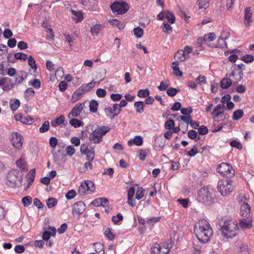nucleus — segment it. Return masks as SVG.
Wrapping results in <instances>:
<instances>
[{
  "instance_id": "obj_48",
  "label": "nucleus",
  "mask_w": 254,
  "mask_h": 254,
  "mask_svg": "<svg viewBox=\"0 0 254 254\" xmlns=\"http://www.w3.org/2000/svg\"><path fill=\"white\" fill-rule=\"evenodd\" d=\"M50 123L47 121L44 122L42 126L39 128V131L41 133H44L47 131L49 129Z\"/></svg>"
},
{
  "instance_id": "obj_54",
  "label": "nucleus",
  "mask_w": 254,
  "mask_h": 254,
  "mask_svg": "<svg viewBox=\"0 0 254 254\" xmlns=\"http://www.w3.org/2000/svg\"><path fill=\"white\" fill-rule=\"evenodd\" d=\"M64 37L66 41L69 43V45L71 46L73 45L74 38L73 36L69 35L68 33H65L64 34Z\"/></svg>"
},
{
  "instance_id": "obj_15",
  "label": "nucleus",
  "mask_w": 254,
  "mask_h": 254,
  "mask_svg": "<svg viewBox=\"0 0 254 254\" xmlns=\"http://www.w3.org/2000/svg\"><path fill=\"white\" fill-rule=\"evenodd\" d=\"M253 11L250 7H247L245 9L244 23L247 27H250L252 22V15Z\"/></svg>"
},
{
  "instance_id": "obj_45",
  "label": "nucleus",
  "mask_w": 254,
  "mask_h": 254,
  "mask_svg": "<svg viewBox=\"0 0 254 254\" xmlns=\"http://www.w3.org/2000/svg\"><path fill=\"white\" fill-rule=\"evenodd\" d=\"M197 44L198 45V46L200 47V50L204 49L203 47V45H207L208 46L211 47V45L208 44V43H206L203 37H199L197 39Z\"/></svg>"
},
{
  "instance_id": "obj_24",
  "label": "nucleus",
  "mask_w": 254,
  "mask_h": 254,
  "mask_svg": "<svg viewBox=\"0 0 254 254\" xmlns=\"http://www.w3.org/2000/svg\"><path fill=\"white\" fill-rule=\"evenodd\" d=\"M240 211L243 216L248 217L251 211L250 205L247 203H243L241 205Z\"/></svg>"
},
{
  "instance_id": "obj_5",
  "label": "nucleus",
  "mask_w": 254,
  "mask_h": 254,
  "mask_svg": "<svg viewBox=\"0 0 254 254\" xmlns=\"http://www.w3.org/2000/svg\"><path fill=\"white\" fill-rule=\"evenodd\" d=\"M6 184L11 187L21 186L22 182V175L18 170H12L7 175Z\"/></svg>"
},
{
  "instance_id": "obj_18",
  "label": "nucleus",
  "mask_w": 254,
  "mask_h": 254,
  "mask_svg": "<svg viewBox=\"0 0 254 254\" xmlns=\"http://www.w3.org/2000/svg\"><path fill=\"white\" fill-rule=\"evenodd\" d=\"M229 38L227 35L224 37L222 34L218 39L217 44L215 45H211V48L224 49L227 47L226 40Z\"/></svg>"
},
{
  "instance_id": "obj_52",
  "label": "nucleus",
  "mask_w": 254,
  "mask_h": 254,
  "mask_svg": "<svg viewBox=\"0 0 254 254\" xmlns=\"http://www.w3.org/2000/svg\"><path fill=\"white\" fill-rule=\"evenodd\" d=\"M28 65L32 69L36 70L37 69V65L36 64V62L34 58L32 56H29L27 58Z\"/></svg>"
},
{
  "instance_id": "obj_7",
  "label": "nucleus",
  "mask_w": 254,
  "mask_h": 254,
  "mask_svg": "<svg viewBox=\"0 0 254 254\" xmlns=\"http://www.w3.org/2000/svg\"><path fill=\"white\" fill-rule=\"evenodd\" d=\"M111 8L113 13L123 14L127 12L129 9V6L126 2L118 0L114 2L111 5Z\"/></svg>"
},
{
  "instance_id": "obj_14",
  "label": "nucleus",
  "mask_w": 254,
  "mask_h": 254,
  "mask_svg": "<svg viewBox=\"0 0 254 254\" xmlns=\"http://www.w3.org/2000/svg\"><path fill=\"white\" fill-rule=\"evenodd\" d=\"M56 229L53 227H49L48 229L44 228V231L42 235L43 239L47 241L51 236H55L56 234Z\"/></svg>"
},
{
  "instance_id": "obj_42",
  "label": "nucleus",
  "mask_w": 254,
  "mask_h": 254,
  "mask_svg": "<svg viewBox=\"0 0 254 254\" xmlns=\"http://www.w3.org/2000/svg\"><path fill=\"white\" fill-rule=\"evenodd\" d=\"M203 38L206 43H208V42H211L215 40L216 38V36L214 33H208L205 34L203 36Z\"/></svg>"
},
{
  "instance_id": "obj_37",
  "label": "nucleus",
  "mask_w": 254,
  "mask_h": 254,
  "mask_svg": "<svg viewBox=\"0 0 254 254\" xmlns=\"http://www.w3.org/2000/svg\"><path fill=\"white\" fill-rule=\"evenodd\" d=\"M7 81H10L11 79L8 77H3L0 79V86H2V89L4 91H7L9 89L8 85H4Z\"/></svg>"
},
{
  "instance_id": "obj_31",
  "label": "nucleus",
  "mask_w": 254,
  "mask_h": 254,
  "mask_svg": "<svg viewBox=\"0 0 254 254\" xmlns=\"http://www.w3.org/2000/svg\"><path fill=\"white\" fill-rule=\"evenodd\" d=\"M232 85V80L229 78H224L220 81V86L222 89H227Z\"/></svg>"
},
{
  "instance_id": "obj_13",
  "label": "nucleus",
  "mask_w": 254,
  "mask_h": 254,
  "mask_svg": "<svg viewBox=\"0 0 254 254\" xmlns=\"http://www.w3.org/2000/svg\"><path fill=\"white\" fill-rule=\"evenodd\" d=\"M239 226L243 230L251 229L253 226V220L252 218L247 217L239 220Z\"/></svg>"
},
{
  "instance_id": "obj_50",
  "label": "nucleus",
  "mask_w": 254,
  "mask_h": 254,
  "mask_svg": "<svg viewBox=\"0 0 254 254\" xmlns=\"http://www.w3.org/2000/svg\"><path fill=\"white\" fill-rule=\"evenodd\" d=\"M144 190L142 188H137L135 194V198L137 200L141 199L144 196Z\"/></svg>"
},
{
  "instance_id": "obj_29",
  "label": "nucleus",
  "mask_w": 254,
  "mask_h": 254,
  "mask_svg": "<svg viewBox=\"0 0 254 254\" xmlns=\"http://www.w3.org/2000/svg\"><path fill=\"white\" fill-rule=\"evenodd\" d=\"M172 64V68L174 74L177 76H181L183 75V72L180 69L178 62L177 61L173 62Z\"/></svg>"
},
{
  "instance_id": "obj_17",
  "label": "nucleus",
  "mask_w": 254,
  "mask_h": 254,
  "mask_svg": "<svg viewBox=\"0 0 254 254\" xmlns=\"http://www.w3.org/2000/svg\"><path fill=\"white\" fill-rule=\"evenodd\" d=\"M16 121H20L23 124L26 125H31L34 122L33 118L29 116H24L21 114H19L15 116Z\"/></svg>"
},
{
  "instance_id": "obj_58",
  "label": "nucleus",
  "mask_w": 254,
  "mask_h": 254,
  "mask_svg": "<svg viewBox=\"0 0 254 254\" xmlns=\"http://www.w3.org/2000/svg\"><path fill=\"white\" fill-rule=\"evenodd\" d=\"M181 112L183 115L190 116V115L192 112V109L191 107L183 108L181 109Z\"/></svg>"
},
{
  "instance_id": "obj_46",
  "label": "nucleus",
  "mask_w": 254,
  "mask_h": 254,
  "mask_svg": "<svg viewBox=\"0 0 254 254\" xmlns=\"http://www.w3.org/2000/svg\"><path fill=\"white\" fill-rule=\"evenodd\" d=\"M28 85L29 86H32L37 89L40 88L41 87V82L38 79H35L34 80H31L28 82Z\"/></svg>"
},
{
  "instance_id": "obj_28",
  "label": "nucleus",
  "mask_w": 254,
  "mask_h": 254,
  "mask_svg": "<svg viewBox=\"0 0 254 254\" xmlns=\"http://www.w3.org/2000/svg\"><path fill=\"white\" fill-rule=\"evenodd\" d=\"M16 165L18 168L23 171H27L28 170L27 164L22 158H20L16 162Z\"/></svg>"
},
{
  "instance_id": "obj_41",
  "label": "nucleus",
  "mask_w": 254,
  "mask_h": 254,
  "mask_svg": "<svg viewBox=\"0 0 254 254\" xmlns=\"http://www.w3.org/2000/svg\"><path fill=\"white\" fill-rule=\"evenodd\" d=\"M165 18L171 24H173L175 22L176 18L174 14L169 11L165 12Z\"/></svg>"
},
{
  "instance_id": "obj_25",
  "label": "nucleus",
  "mask_w": 254,
  "mask_h": 254,
  "mask_svg": "<svg viewBox=\"0 0 254 254\" xmlns=\"http://www.w3.org/2000/svg\"><path fill=\"white\" fill-rule=\"evenodd\" d=\"M27 74L26 72L23 70H21L19 73L16 75L15 77V82L17 84L21 83L23 81L27 78Z\"/></svg>"
},
{
  "instance_id": "obj_21",
  "label": "nucleus",
  "mask_w": 254,
  "mask_h": 254,
  "mask_svg": "<svg viewBox=\"0 0 254 254\" xmlns=\"http://www.w3.org/2000/svg\"><path fill=\"white\" fill-rule=\"evenodd\" d=\"M143 143V139L141 136L136 135L133 139H131L128 141L127 144L129 146H131L133 144L137 146H141Z\"/></svg>"
},
{
  "instance_id": "obj_8",
  "label": "nucleus",
  "mask_w": 254,
  "mask_h": 254,
  "mask_svg": "<svg viewBox=\"0 0 254 254\" xmlns=\"http://www.w3.org/2000/svg\"><path fill=\"white\" fill-rule=\"evenodd\" d=\"M217 172L223 176L231 178L234 176L235 171L228 163H222L217 168Z\"/></svg>"
},
{
  "instance_id": "obj_30",
  "label": "nucleus",
  "mask_w": 254,
  "mask_h": 254,
  "mask_svg": "<svg viewBox=\"0 0 254 254\" xmlns=\"http://www.w3.org/2000/svg\"><path fill=\"white\" fill-rule=\"evenodd\" d=\"M144 103L142 101L135 102L134 107L137 113L141 114L144 112Z\"/></svg>"
},
{
  "instance_id": "obj_19",
  "label": "nucleus",
  "mask_w": 254,
  "mask_h": 254,
  "mask_svg": "<svg viewBox=\"0 0 254 254\" xmlns=\"http://www.w3.org/2000/svg\"><path fill=\"white\" fill-rule=\"evenodd\" d=\"M225 107L224 104H219L214 109L212 113V115L213 118H218L222 115L225 110Z\"/></svg>"
},
{
  "instance_id": "obj_34",
  "label": "nucleus",
  "mask_w": 254,
  "mask_h": 254,
  "mask_svg": "<svg viewBox=\"0 0 254 254\" xmlns=\"http://www.w3.org/2000/svg\"><path fill=\"white\" fill-rule=\"evenodd\" d=\"M244 115V111L242 109H239L235 111L232 116V119L234 121H238Z\"/></svg>"
},
{
  "instance_id": "obj_1",
  "label": "nucleus",
  "mask_w": 254,
  "mask_h": 254,
  "mask_svg": "<svg viewBox=\"0 0 254 254\" xmlns=\"http://www.w3.org/2000/svg\"><path fill=\"white\" fill-rule=\"evenodd\" d=\"M194 232L198 240L202 243L208 242L213 235L209 222L204 219L199 220L195 223Z\"/></svg>"
},
{
  "instance_id": "obj_32",
  "label": "nucleus",
  "mask_w": 254,
  "mask_h": 254,
  "mask_svg": "<svg viewBox=\"0 0 254 254\" xmlns=\"http://www.w3.org/2000/svg\"><path fill=\"white\" fill-rule=\"evenodd\" d=\"M35 176V169L31 170L27 174L26 178H27V181L28 182V184L27 185V188L29 187L34 180Z\"/></svg>"
},
{
  "instance_id": "obj_2",
  "label": "nucleus",
  "mask_w": 254,
  "mask_h": 254,
  "mask_svg": "<svg viewBox=\"0 0 254 254\" xmlns=\"http://www.w3.org/2000/svg\"><path fill=\"white\" fill-rule=\"evenodd\" d=\"M220 231L225 238L232 239L237 235L239 228L236 220L226 219L220 223Z\"/></svg>"
},
{
  "instance_id": "obj_35",
  "label": "nucleus",
  "mask_w": 254,
  "mask_h": 254,
  "mask_svg": "<svg viewBox=\"0 0 254 254\" xmlns=\"http://www.w3.org/2000/svg\"><path fill=\"white\" fill-rule=\"evenodd\" d=\"M95 85V82H91L86 84L82 85L80 88L82 91L86 92L89 91L92 88H93Z\"/></svg>"
},
{
  "instance_id": "obj_56",
  "label": "nucleus",
  "mask_w": 254,
  "mask_h": 254,
  "mask_svg": "<svg viewBox=\"0 0 254 254\" xmlns=\"http://www.w3.org/2000/svg\"><path fill=\"white\" fill-rule=\"evenodd\" d=\"M32 202V198L30 196H26L22 199V202L24 206H29Z\"/></svg>"
},
{
  "instance_id": "obj_57",
  "label": "nucleus",
  "mask_w": 254,
  "mask_h": 254,
  "mask_svg": "<svg viewBox=\"0 0 254 254\" xmlns=\"http://www.w3.org/2000/svg\"><path fill=\"white\" fill-rule=\"evenodd\" d=\"M123 97L122 94L117 93V94H111L110 95V98L111 100L114 102H118L120 101Z\"/></svg>"
},
{
  "instance_id": "obj_26",
  "label": "nucleus",
  "mask_w": 254,
  "mask_h": 254,
  "mask_svg": "<svg viewBox=\"0 0 254 254\" xmlns=\"http://www.w3.org/2000/svg\"><path fill=\"white\" fill-rule=\"evenodd\" d=\"M69 124L70 126L73 127L75 128L83 127L84 126V123L82 121L75 118L70 119L69 122Z\"/></svg>"
},
{
  "instance_id": "obj_20",
  "label": "nucleus",
  "mask_w": 254,
  "mask_h": 254,
  "mask_svg": "<svg viewBox=\"0 0 254 254\" xmlns=\"http://www.w3.org/2000/svg\"><path fill=\"white\" fill-rule=\"evenodd\" d=\"M135 192V189L133 187H131L127 191V203L131 206L134 207L136 205V202L133 199Z\"/></svg>"
},
{
  "instance_id": "obj_53",
  "label": "nucleus",
  "mask_w": 254,
  "mask_h": 254,
  "mask_svg": "<svg viewBox=\"0 0 254 254\" xmlns=\"http://www.w3.org/2000/svg\"><path fill=\"white\" fill-rule=\"evenodd\" d=\"M133 33L137 38H140L143 35V30L139 27H137L134 28Z\"/></svg>"
},
{
  "instance_id": "obj_40",
  "label": "nucleus",
  "mask_w": 254,
  "mask_h": 254,
  "mask_svg": "<svg viewBox=\"0 0 254 254\" xmlns=\"http://www.w3.org/2000/svg\"><path fill=\"white\" fill-rule=\"evenodd\" d=\"M150 94V91L148 89H140L138 91L137 95L140 98H146Z\"/></svg>"
},
{
  "instance_id": "obj_3",
  "label": "nucleus",
  "mask_w": 254,
  "mask_h": 254,
  "mask_svg": "<svg viewBox=\"0 0 254 254\" xmlns=\"http://www.w3.org/2000/svg\"><path fill=\"white\" fill-rule=\"evenodd\" d=\"M215 197V190L210 186H204L197 192V199L205 204H210Z\"/></svg>"
},
{
  "instance_id": "obj_27",
  "label": "nucleus",
  "mask_w": 254,
  "mask_h": 254,
  "mask_svg": "<svg viewBox=\"0 0 254 254\" xmlns=\"http://www.w3.org/2000/svg\"><path fill=\"white\" fill-rule=\"evenodd\" d=\"M65 118L64 115H61L59 117L57 118L54 121H52L51 123V126L53 127H57L64 123Z\"/></svg>"
},
{
  "instance_id": "obj_11",
  "label": "nucleus",
  "mask_w": 254,
  "mask_h": 254,
  "mask_svg": "<svg viewBox=\"0 0 254 254\" xmlns=\"http://www.w3.org/2000/svg\"><path fill=\"white\" fill-rule=\"evenodd\" d=\"M23 137L17 132H12L11 134V142L12 146L17 150H21L23 144Z\"/></svg>"
},
{
  "instance_id": "obj_64",
  "label": "nucleus",
  "mask_w": 254,
  "mask_h": 254,
  "mask_svg": "<svg viewBox=\"0 0 254 254\" xmlns=\"http://www.w3.org/2000/svg\"><path fill=\"white\" fill-rule=\"evenodd\" d=\"M104 234L106 236V237L109 240H113L115 238L114 235L112 233L111 230L109 228H107L104 232Z\"/></svg>"
},
{
  "instance_id": "obj_63",
  "label": "nucleus",
  "mask_w": 254,
  "mask_h": 254,
  "mask_svg": "<svg viewBox=\"0 0 254 254\" xmlns=\"http://www.w3.org/2000/svg\"><path fill=\"white\" fill-rule=\"evenodd\" d=\"M175 126V122L173 120H168L165 124V127L166 129L171 130Z\"/></svg>"
},
{
  "instance_id": "obj_59",
  "label": "nucleus",
  "mask_w": 254,
  "mask_h": 254,
  "mask_svg": "<svg viewBox=\"0 0 254 254\" xmlns=\"http://www.w3.org/2000/svg\"><path fill=\"white\" fill-rule=\"evenodd\" d=\"M123 220V215L120 213L118 214L116 216H113L112 218V221L115 224H117L119 221Z\"/></svg>"
},
{
  "instance_id": "obj_4",
  "label": "nucleus",
  "mask_w": 254,
  "mask_h": 254,
  "mask_svg": "<svg viewBox=\"0 0 254 254\" xmlns=\"http://www.w3.org/2000/svg\"><path fill=\"white\" fill-rule=\"evenodd\" d=\"M217 189L221 195L227 196L234 190L235 185L231 180L222 179L218 182Z\"/></svg>"
},
{
  "instance_id": "obj_47",
  "label": "nucleus",
  "mask_w": 254,
  "mask_h": 254,
  "mask_svg": "<svg viewBox=\"0 0 254 254\" xmlns=\"http://www.w3.org/2000/svg\"><path fill=\"white\" fill-rule=\"evenodd\" d=\"M197 4L200 9H206L208 6L209 0H197Z\"/></svg>"
},
{
  "instance_id": "obj_60",
  "label": "nucleus",
  "mask_w": 254,
  "mask_h": 254,
  "mask_svg": "<svg viewBox=\"0 0 254 254\" xmlns=\"http://www.w3.org/2000/svg\"><path fill=\"white\" fill-rule=\"evenodd\" d=\"M76 195L75 190H69L65 194V197L67 199H71L73 198Z\"/></svg>"
},
{
  "instance_id": "obj_23",
  "label": "nucleus",
  "mask_w": 254,
  "mask_h": 254,
  "mask_svg": "<svg viewBox=\"0 0 254 254\" xmlns=\"http://www.w3.org/2000/svg\"><path fill=\"white\" fill-rule=\"evenodd\" d=\"M103 28V26L101 24H96L92 25L90 28V32L92 36H98L100 32Z\"/></svg>"
},
{
  "instance_id": "obj_10",
  "label": "nucleus",
  "mask_w": 254,
  "mask_h": 254,
  "mask_svg": "<svg viewBox=\"0 0 254 254\" xmlns=\"http://www.w3.org/2000/svg\"><path fill=\"white\" fill-rule=\"evenodd\" d=\"M95 190L94 184L90 181H85L82 183L78 188V191L81 195L91 193Z\"/></svg>"
},
{
  "instance_id": "obj_38",
  "label": "nucleus",
  "mask_w": 254,
  "mask_h": 254,
  "mask_svg": "<svg viewBox=\"0 0 254 254\" xmlns=\"http://www.w3.org/2000/svg\"><path fill=\"white\" fill-rule=\"evenodd\" d=\"M98 103L95 100H92L89 104V109L91 112L96 113L98 107Z\"/></svg>"
},
{
  "instance_id": "obj_55",
  "label": "nucleus",
  "mask_w": 254,
  "mask_h": 254,
  "mask_svg": "<svg viewBox=\"0 0 254 254\" xmlns=\"http://www.w3.org/2000/svg\"><path fill=\"white\" fill-rule=\"evenodd\" d=\"M180 91V89H177L174 88H169L167 90V94L171 97L175 96L178 92Z\"/></svg>"
},
{
  "instance_id": "obj_22",
  "label": "nucleus",
  "mask_w": 254,
  "mask_h": 254,
  "mask_svg": "<svg viewBox=\"0 0 254 254\" xmlns=\"http://www.w3.org/2000/svg\"><path fill=\"white\" fill-rule=\"evenodd\" d=\"M69 11L72 14V18L76 22H80L83 19V15L80 11L70 9Z\"/></svg>"
},
{
  "instance_id": "obj_61",
  "label": "nucleus",
  "mask_w": 254,
  "mask_h": 254,
  "mask_svg": "<svg viewBox=\"0 0 254 254\" xmlns=\"http://www.w3.org/2000/svg\"><path fill=\"white\" fill-rule=\"evenodd\" d=\"M242 60L246 63H249L254 61V57L252 55H246L242 57Z\"/></svg>"
},
{
  "instance_id": "obj_6",
  "label": "nucleus",
  "mask_w": 254,
  "mask_h": 254,
  "mask_svg": "<svg viewBox=\"0 0 254 254\" xmlns=\"http://www.w3.org/2000/svg\"><path fill=\"white\" fill-rule=\"evenodd\" d=\"M109 131V128L107 127L95 129L91 133L90 140L94 143H99L102 140L103 136Z\"/></svg>"
},
{
  "instance_id": "obj_36",
  "label": "nucleus",
  "mask_w": 254,
  "mask_h": 254,
  "mask_svg": "<svg viewBox=\"0 0 254 254\" xmlns=\"http://www.w3.org/2000/svg\"><path fill=\"white\" fill-rule=\"evenodd\" d=\"M104 110L106 116L109 119L113 120L115 118V117H116V115L112 110L111 107H106Z\"/></svg>"
},
{
  "instance_id": "obj_12",
  "label": "nucleus",
  "mask_w": 254,
  "mask_h": 254,
  "mask_svg": "<svg viewBox=\"0 0 254 254\" xmlns=\"http://www.w3.org/2000/svg\"><path fill=\"white\" fill-rule=\"evenodd\" d=\"M84 108V103L77 104L74 106L71 112L67 115V117L69 119L79 117Z\"/></svg>"
},
{
  "instance_id": "obj_51",
  "label": "nucleus",
  "mask_w": 254,
  "mask_h": 254,
  "mask_svg": "<svg viewBox=\"0 0 254 254\" xmlns=\"http://www.w3.org/2000/svg\"><path fill=\"white\" fill-rule=\"evenodd\" d=\"M95 0H82V3L87 9H90L95 4Z\"/></svg>"
},
{
  "instance_id": "obj_49",
  "label": "nucleus",
  "mask_w": 254,
  "mask_h": 254,
  "mask_svg": "<svg viewBox=\"0 0 254 254\" xmlns=\"http://www.w3.org/2000/svg\"><path fill=\"white\" fill-rule=\"evenodd\" d=\"M46 203L48 207L51 208L57 204V200L55 198L51 197L47 200Z\"/></svg>"
},
{
  "instance_id": "obj_33",
  "label": "nucleus",
  "mask_w": 254,
  "mask_h": 254,
  "mask_svg": "<svg viewBox=\"0 0 254 254\" xmlns=\"http://www.w3.org/2000/svg\"><path fill=\"white\" fill-rule=\"evenodd\" d=\"M175 57L181 61H184L189 58L188 55H186L184 50L179 51L175 55Z\"/></svg>"
},
{
  "instance_id": "obj_62",
  "label": "nucleus",
  "mask_w": 254,
  "mask_h": 254,
  "mask_svg": "<svg viewBox=\"0 0 254 254\" xmlns=\"http://www.w3.org/2000/svg\"><path fill=\"white\" fill-rule=\"evenodd\" d=\"M14 58L17 60H21L25 61L28 57L26 54L21 53H17L14 55Z\"/></svg>"
},
{
  "instance_id": "obj_16",
  "label": "nucleus",
  "mask_w": 254,
  "mask_h": 254,
  "mask_svg": "<svg viewBox=\"0 0 254 254\" xmlns=\"http://www.w3.org/2000/svg\"><path fill=\"white\" fill-rule=\"evenodd\" d=\"M85 210V205L82 201H78L73 205L72 213L77 214H82Z\"/></svg>"
},
{
  "instance_id": "obj_9",
  "label": "nucleus",
  "mask_w": 254,
  "mask_h": 254,
  "mask_svg": "<svg viewBox=\"0 0 254 254\" xmlns=\"http://www.w3.org/2000/svg\"><path fill=\"white\" fill-rule=\"evenodd\" d=\"M171 247V244L169 243L156 244L151 248V253L152 254H167Z\"/></svg>"
},
{
  "instance_id": "obj_43",
  "label": "nucleus",
  "mask_w": 254,
  "mask_h": 254,
  "mask_svg": "<svg viewBox=\"0 0 254 254\" xmlns=\"http://www.w3.org/2000/svg\"><path fill=\"white\" fill-rule=\"evenodd\" d=\"M109 23L113 26H116L118 27L120 30L123 29L124 27V24L122 23L121 21L116 19L110 20Z\"/></svg>"
},
{
  "instance_id": "obj_39",
  "label": "nucleus",
  "mask_w": 254,
  "mask_h": 254,
  "mask_svg": "<svg viewBox=\"0 0 254 254\" xmlns=\"http://www.w3.org/2000/svg\"><path fill=\"white\" fill-rule=\"evenodd\" d=\"M20 106V101L18 99L11 100L10 102V107L12 111H16Z\"/></svg>"
},
{
  "instance_id": "obj_44",
  "label": "nucleus",
  "mask_w": 254,
  "mask_h": 254,
  "mask_svg": "<svg viewBox=\"0 0 254 254\" xmlns=\"http://www.w3.org/2000/svg\"><path fill=\"white\" fill-rule=\"evenodd\" d=\"M162 31L167 34H170L172 32V27L166 22H164L161 26Z\"/></svg>"
}]
</instances>
